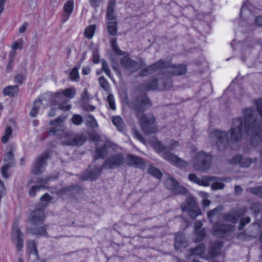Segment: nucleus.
I'll use <instances>...</instances> for the list:
<instances>
[{"label": "nucleus", "mask_w": 262, "mask_h": 262, "mask_svg": "<svg viewBox=\"0 0 262 262\" xmlns=\"http://www.w3.org/2000/svg\"><path fill=\"white\" fill-rule=\"evenodd\" d=\"M85 121L86 125L91 128H97L98 126L96 120L91 115L87 116Z\"/></svg>", "instance_id": "35"}, {"label": "nucleus", "mask_w": 262, "mask_h": 262, "mask_svg": "<svg viewBox=\"0 0 262 262\" xmlns=\"http://www.w3.org/2000/svg\"><path fill=\"white\" fill-rule=\"evenodd\" d=\"M46 206V204L42 203L40 205V207L36 209L31 213L28 219L31 224L36 226L43 222L45 218L43 210Z\"/></svg>", "instance_id": "13"}, {"label": "nucleus", "mask_w": 262, "mask_h": 262, "mask_svg": "<svg viewBox=\"0 0 262 262\" xmlns=\"http://www.w3.org/2000/svg\"><path fill=\"white\" fill-rule=\"evenodd\" d=\"M194 232L195 235V241L196 242H198L202 240L206 235V231L204 228H202V229L199 230H195Z\"/></svg>", "instance_id": "42"}, {"label": "nucleus", "mask_w": 262, "mask_h": 262, "mask_svg": "<svg viewBox=\"0 0 262 262\" xmlns=\"http://www.w3.org/2000/svg\"><path fill=\"white\" fill-rule=\"evenodd\" d=\"M246 212L247 208L245 207L234 209L230 212L225 213L223 216V218L227 222L236 223L241 217L245 215Z\"/></svg>", "instance_id": "14"}, {"label": "nucleus", "mask_w": 262, "mask_h": 262, "mask_svg": "<svg viewBox=\"0 0 262 262\" xmlns=\"http://www.w3.org/2000/svg\"><path fill=\"white\" fill-rule=\"evenodd\" d=\"M178 184L174 179L172 178H168L165 181V184L168 189L172 190Z\"/></svg>", "instance_id": "45"}, {"label": "nucleus", "mask_w": 262, "mask_h": 262, "mask_svg": "<svg viewBox=\"0 0 262 262\" xmlns=\"http://www.w3.org/2000/svg\"><path fill=\"white\" fill-rule=\"evenodd\" d=\"M211 161L212 158L210 155L201 151L194 157L193 166L196 170L203 171L209 168Z\"/></svg>", "instance_id": "6"}, {"label": "nucleus", "mask_w": 262, "mask_h": 262, "mask_svg": "<svg viewBox=\"0 0 262 262\" xmlns=\"http://www.w3.org/2000/svg\"><path fill=\"white\" fill-rule=\"evenodd\" d=\"M205 251V246L203 244H200L195 248L190 249L191 255H202Z\"/></svg>", "instance_id": "34"}, {"label": "nucleus", "mask_w": 262, "mask_h": 262, "mask_svg": "<svg viewBox=\"0 0 262 262\" xmlns=\"http://www.w3.org/2000/svg\"><path fill=\"white\" fill-rule=\"evenodd\" d=\"M53 178L51 177H47L45 178H38L35 182L36 185H42L45 187V185L47 184L48 182L52 179Z\"/></svg>", "instance_id": "49"}, {"label": "nucleus", "mask_w": 262, "mask_h": 262, "mask_svg": "<svg viewBox=\"0 0 262 262\" xmlns=\"http://www.w3.org/2000/svg\"><path fill=\"white\" fill-rule=\"evenodd\" d=\"M58 92H60L63 97H66V99H71L74 97V95L76 93L75 89L73 88H70L64 90V91L61 92L59 91Z\"/></svg>", "instance_id": "33"}, {"label": "nucleus", "mask_w": 262, "mask_h": 262, "mask_svg": "<svg viewBox=\"0 0 262 262\" xmlns=\"http://www.w3.org/2000/svg\"><path fill=\"white\" fill-rule=\"evenodd\" d=\"M71 121L76 125H80L82 123L83 119L82 117L80 115L75 114L71 118Z\"/></svg>", "instance_id": "43"}, {"label": "nucleus", "mask_w": 262, "mask_h": 262, "mask_svg": "<svg viewBox=\"0 0 262 262\" xmlns=\"http://www.w3.org/2000/svg\"><path fill=\"white\" fill-rule=\"evenodd\" d=\"M214 180L213 177H204L201 179H200L198 185L203 186H208L210 183Z\"/></svg>", "instance_id": "40"}, {"label": "nucleus", "mask_w": 262, "mask_h": 262, "mask_svg": "<svg viewBox=\"0 0 262 262\" xmlns=\"http://www.w3.org/2000/svg\"><path fill=\"white\" fill-rule=\"evenodd\" d=\"M12 240L15 242L17 250L21 251L24 247V234L18 226V221H15L12 225Z\"/></svg>", "instance_id": "10"}, {"label": "nucleus", "mask_w": 262, "mask_h": 262, "mask_svg": "<svg viewBox=\"0 0 262 262\" xmlns=\"http://www.w3.org/2000/svg\"><path fill=\"white\" fill-rule=\"evenodd\" d=\"M148 172L151 175L155 177L156 178L160 179L162 177V173L159 169L152 165H150L148 169Z\"/></svg>", "instance_id": "37"}, {"label": "nucleus", "mask_w": 262, "mask_h": 262, "mask_svg": "<svg viewBox=\"0 0 262 262\" xmlns=\"http://www.w3.org/2000/svg\"><path fill=\"white\" fill-rule=\"evenodd\" d=\"M162 73L165 77H170V76H179L183 75L186 72V66L184 64L173 65L170 62H165L162 66Z\"/></svg>", "instance_id": "7"}, {"label": "nucleus", "mask_w": 262, "mask_h": 262, "mask_svg": "<svg viewBox=\"0 0 262 262\" xmlns=\"http://www.w3.org/2000/svg\"><path fill=\"white\" fill-rule=\"evenodd\" d=\"M164 64V61L163 60H160L158 62L153 64L152 65L149 66L146 68L142 69L140 73L139 76L143 77L147 76L154 71H157L162 68V66Z\"/></svg>", "instance_id": "21"}, {"label": "nucleus", "mask_w": 262, "mask_h": 262, "mask_svg": "<svg viewBox=\"0 0 262 262\" xmlns=\"http://www.w3.org/2000/svg\"><path fill=\"white\" fill-rule=\"evenodd\" d=\"M234 229V226L217 223L213 226L212 233L219 237H225L229 236Z\"/></svg>", "instance_id": "11"}, {"label": "nucleus", "mask_w": 262, "mask_h": 262, "mask_svg": "<svg viewBox=\"0 0 262 262\" xmlns=\"http://www.w3.org/2000/svg\"><path fill=\"white\" fill-rule=\"evenodd\" d=\"M18 90V86L17 85H10L4 89L3 94L5 96L12 97L17 93Z\"/></svg>", "instance_id": "29"}, {"label": "nucleus", "mask_w": 262, "mask_h": 262, "mask_svg": "<svg viewBox=\"0 0 262 262\" xmlns=\"http://www.w3.org/2000/svg\"><path fill=\"white\" fill-rule=\"evenodd\" d=\"M41 105V101L40 100H36L34 101L33 107L30 113V116L32 117H36L40 108Z\"/></svg>", "instance_id": "38"}, {"label": "nucleus", "mask_w": 262, "mask_h": 262, "mask_svg": "<svg viewBox=\"0 0 262 262\" xmlns=\"http://www.w3.org/2000/svg\"><path fill=\"white\" fill-rule=\"evenodd\" d=\"M116 2L115 0H111L107 8V17L109 20H113L116 19V16L114 12Z\"/></svg>", "instance_id": "25"}, {"label": "nucleus", "mask_w": 262, "mask_h": 262, "mask_svg": "<svg viewBox=\"0 0 262 262\" xmlns=\"http://www.w3.org/2000/svg\"><path fill=\"white\" fill-rule=\"evenodd\" d=\"M125 163L138 168L144 169L145 167V163L142 159L131 155L126 156Z\"/></svg>", "instance_id": "19"}, {"label": "nucleus", "mask_w": 262, "mask_h": 262, "mask_svg": "<svg viewBox=\"0 0 262 262\" xmlns=\"http://www.w3.org/2000/svg\"><path fill=\"white\" fill-rule=\"evenodd\" d=\"M107 30L112 35H115L117 31V24L116 21H112L107 24Z\"/></svg>", "instance_id": "39"}, {"label": "nucleus", "mask_w": 262, "mask_h": 262, "mask_svg": "<svg viewBox=\"0 0 262 262\" xmlns=\"http://www.w3.org/2000/svg\"><path fill=\"white\" fill-rule=\"evenodd\" d=\"M111 43L113 51L116 54L119 55H123L124 54V52L118 48L116 39L112 40Z\"/></svg>", "instance_id": "50"}, {"label": "nucleus", "mask_w": 262, "mask_h": 262, "mask_svg": "<svg viewBox=\"0 0 262 262\" xmlns=\"http://www.w3.org/2000/svg\"><path fill=\"white\" fill-rule=\"evenodd\" d=\"M27 247L29 253L35 254L36 258H38V254L35 242L33 240L29 241L28 243Z\"/></svg>", "instance_id": "32"}, {"label": "nucleus", "mask_w": 262, "mask_h": 262, "mask_svg": "<svg viewBox=\"0 0 262 262\" xmlns=\"http://www.w3.org/2000/svg\"><path fill=\"white\" fill-rule=\"evenodd\" d=\"M182 210L188 213V215L191 219H195L202 213V211L197 205L195 199L189 196L186 200L185 203L181 206Z\"/></svg>", "instance_id": "9"}, {"label": "nucleus", "mask_w": 262, "mask_h": 262, "mask_svg": "<svg viewBox=\"0 0 262 262\" xmlns=\"http://www.w3.org/2000/svg\"><path fill=\"white\" fill-rule=\"evenodd\" d=\"M99 83L101 88L105 91H109L110 85L104 76H101L98 79Z\"/></svg>", "instance_id": "41"}, {"label": "nucleus", "mask_w": 262, "mask_h": 262, "mask_svg": "<svg viewBox=\"0 0 262 262\" xmlns=\"http://www.w3.org/2000/svg\"><path fill=\"white\" fill-rule=\"evenodd\" d=\"M257 159L253 158L251 159L250 158H243L241 155H237L234 157L230 161L232 164H239L241 167L243 168L249 167L252 163L257 162Z\"/></svg>", "instance_id": "17"}, {"label": "nucleus", "mask_w": 262, "mask_h": 262, "mask_svg": "<svg viewBox=\"0 0 262 262\" xmlns=\"http://www.w3.org/2000/svg\"><path fill=\"white\" fill-rule=\"evenodd\" d=\"M104 167H95L92 169L86 171L83 176V180H95L98 178L100 175L102 169Z\"/></svg>", "instance_id": "22"}, {"label": "nucleus", "mask_w": 262, "mask_h": 262, "mask_svg": "<svg viewBox=\"0 0 262 262\" xmlns=\"http://www.w3.org/2000/svg\"><path fill=\"white\" fill-rule=\"evenodd\" d=\"M132 106L136 112L143 132L147 135L157 132L158 130L156 125V119L151 114H143L147 108L151 106V103L145 94H141L136 97L132 102Z\"/></svg>", "instance_id": "2"}, {"label": "nucleus", "mask_w": 262, "mask_h": 262, "mask_svg": "<svg viewBox=\"0 0 262 262\" xmlns=\"http://www.w3.org/2000/svg\"><path fill=\"white\" fill-rule=\"evenodd\" d=\"M99 60V52L98 50L96 49L93 52V61L95 63H98Z\"/></svg>", "instance_id": "57"}, {"label": "nucleus", "mask_w": 262, "mask_h": 262, "mask_svg": "<svg viewBox=\"0 0 262 262\" xmlns=\"http://www.w3.org/2000/svg\"><path fill=\"white\" fill-rule=\"evenodd\" d=\"M125 163V159L123 155L117 154L108 157L103 163L102 166L108 169H114Z\"/></svg>", "instance_id": "15"}, {"label": "nucleus", "mask_w": 262, "mask_h": 262, "mask_svg": "<svg viewBox=\"0 0 262 262\" xmlns=\"http://www.w3.org/2000/svg\"><path fill=\"white\" fill-rule=\"evenodd\" d=\"M96 26L92 25L86 27L84 31V36L88 39H91L95 32Z\"/></svg>", "instance_id": "36"}, {"label": "nucleus", "mask_w": 262, "mask_h": 262, "mask_svg": "<svg viewBox=\"0 0 262 262\" xmlns=\"http://www.w3.org/2000/svg\"><path fill=\"white\" fill-rule=\"evenodd\" d=\"M255 24L258 26H262V15L257 16L255 19Z\"/></svg>", "instance_id": "64"}, {"label": "nucleus", "mask_w": 262, "mask_h": 262, "mask_svg": "<svg viewBox=\"0 0 262 262\" xmlns=\"http://www.w3.org/2000/svg\"><path fill=\"white\" fill-rule=\"evenodd\" d=\"M83 109L86 112H93L96 107L92 105H84L82 106Z\"/></svg>", "instance_id": "62"}, {"label": "nucleus", "mask_w": 262, "mask_h": 262, "mask_svg": "<svg viewBox=\"0 0 262 262\" xmlns=\"http://www.w3.org/2000/svg\"><path fill=\"white\" fill-rule=\"evenodd\" d=\"M219 209L217 208H216L214 209L211 210V211H209L208 213V217L210 220V221H211V217L215 215V214L219 211Z\"/></svg>", "instance_id": "63"}, {"label": "nucleus", "mask_w": 262, "mask_h": 262, "mask_svg": "<svg viewBox=\"0 0 262 262\" xmlns=\"http://www.w3.org/2000/svg\"><path fill=\"white\" fill-rule=\"evenodd\" d=\"M107 100L108 103L110 108L113 110H115L116 109V106L113 95L110 94L107 96Z\"/></svg>", "instance_id": "53"}, {"label": "nucleus", "mask_w": 262, "mask_h": 262, "mask_svg": "<svg viewBox=\"0 0 262 262\" xmlns=\"http://www.w3.org/2000/svg\"><path fill=\"white\" fill-rule=\"evenodd\" d=\"M134 134L135 137L141 142L144 143L145 140L143 137L142 135L138 132L137 130H134Z\"/></svg>", "instance_id": "59"}, {"label": "nucleus", "mask_w": 262, "mask_h": 262, "mask_svg": "<svg viewBox=\"0 0 262 262\" xmlns=\"http://www.w3.org/2000/svg\"><path fill=\"white\" fill-rule=\"evenodd\" d=\"M82 192V189L78 186H73L64 187L61 189L59 191V194L60 195H67L70 197L74 198Z\"/></svg>", "instance_id": "20"}, {"label": "nucleus", "mask_w": 262, "mask_h": 262, "mask_svg": "<svg viewBox=\"0 0 262 262\" xmlns=\"http://www.w3.org/2000/svg\"><path fill=\"white\" fill-rule=\"evenodd\" d=\"M107 145L106 144H104L101 147H96V153L97 154V156L95 157L94 160H96L99 158H103L107 155Z\"/></svg>", "instance_id": "30"}, {"label": "nucleus", "mask_w": 262, "mask_h": 262, "mask_svg": "<svg viewBox=\"0 0 262 262\" xmlns=\"http://www.w3.org/2000/svg\"><path fill=\"white\" fill-rule=\"evenodd\" d=\"M51 198L48 193H45L40 199V200L41 202L45 201L46 203L50 202L51 201Z\"/></svg>", "instance_id": "61"}, {"label": "nucleus", "mask_w": 262, "mask_h": 262, "mask_svg": "<svg viewBox=\"0 0 262 262\" xmlns=\"http://www.w3.org/2000/svg\"><path fill=\"white\" fill-rule=\"evenodd\" d=\"M134 134L135 137L141 142L144 143L145 140L143 137L142 135L138 132L137 130H134Z\"/></svg>", "instance_id": "60"}, {"label": "nucleus", "mask_w": 262, "mask_h": 262, "mask_svg": "<svg viewBox=\"0 0 262 262\" xmlns=\"http://www.w3.org/2000/svg\"><path fill=\"white\" fill-rule=\"evenodd\" d=\"M14 160L13 151L10 150L5 155L4 160L6 162L11 164L13 162Z\"/></svg>", "instance_id": "54"}, {"label": "nucleus", "mask_w": 262, "mask_h": 262, "mask_svg": "<svg viewBox=\"0 0 262 262\" xmlns=\"http://www.w3.org/2000/svg\"><path fill=\"white\" fill-rule=\"evenodd\" d=\"M224 186V184L222 182H214L212 183L211 188L213 190L222 189Z\"/></svg>", "instance_id": "56"}, {"label": "nucleus", "mask_w": 262, "mask_h": 262, "mask_svg": "<svg viewBox=\"0 0 262 262\" xmlns=\"http://www.w3.org/2000/svg\"><path fill=\"white\" fill-rule=\"evenodd\" d=\"M121 65L124 68L129 70L132 72L137 71L141 67L145 66V63L141 61L138 63L136 61L131 59L128 56L123 57L120 61Z\"/></svg>", "instance_id": "16"}, {"label": "nucleus", "mask_w": 262, "mask_h": 262, "mask_svg": "<svg viewBox=\"0 0 262 262\" xmlns=\"http://www.w3.org/2000/svg\"><path fill=\"white\" fill-rule=\"evenodd\" d=\"M211 136L216 142V145L219 150L225 149L229 142L228 135L225 131L214 130L212 132Z\"/></svg>", "instance_id": "12"}, {"label": "nucleus", "mask_w": 262, "mask_h": 262, "mask_svg": "<svg viewBox=\"0 0 262 262\" xmlns=\"http://www.w3.org/2000/svg\"><path fill=\"white\" fill-rule=\"evenodd\" d=\"M172 87V80L169 77H165L163 74L158 78H154L149 82L143 83L140 87L142 91L159 90L162 91Z\"/></svg>", "instance_id": "4"}, {"label": "nucleus", "mask_w": 262, "mask_h": 262, "mask_svg": "<svg viewBox=\"0 0 262 262\" xmlns=\"http://www.w3.org/2000/svg\"><path fill=\"white\" fill-rule=\"evenodd\" d=\"M10 166L11 165L10 164H6L2 167L1 172L3 177L4 178H8L9 177V174H8L7 171L10 167Z\"/></svg>", "instance_id": "55"}, {"label": "nucleus", "mask_w": 262, "mask_h": 262, "mask_svg": "<svg viewBox=\"0 0 262 262\" xmlns=\"http://www.w3.org/2000/svg\"><path fill=\"white\" fill-rule=\"evenodd\" d=\"M27 232L32 235L39 236H46L47 235L46 232V228L44 226H42L39 227L27 228Z\"/></svg>", "instance_id": "24"}, {"label": "nucleus", "mask_w": 262, "mask_h": 262, "mask_svg": "<svg viewBox=\"0 0 262 262\" xmlns=\"http://www.w3.org/2000/svg\"><path fill=\"white\" fill-rule=\"evenodd\" d=\"M101 64L102 71L105 72L107 76H108L110 78H111V71L105 60L102 59L101 60Z\"/></svg>", "instance_id": "52"}, {"label": "nucleus", "mask_w": 262, "mask_h": 262, "mask_svg": "<svg viewBox=\"0 0 262 262\" xmlns=\"http://www.w3.org/2000/svg\"><path fill=\"white\" fill-rule=\"evenodd\" d=\"M156 148L161 154L162 157L166 160L172 162L178 167H185L187 165L186 161L178 158L177 156L171 154L168 148L162 145L161 143L158 142Z\"/></svg>", "instance_id": "5"}, {"label": "nucleus", "mask_w": 262, "mask_h": 262, "mask_svg": "<svg viewBox=\"0 0 262 262\" xmlns=\"http://www.w3.org/2000/svg\"><path fill=\"white\" fill-rule=\"evenodd\" d=\"M255 104L261 119L260 123L253 108H246L244 111V120L242 118L233 119L232 125L230 129L231 142H236L242 139L244 126L245 132L251 136L252 143L254 139L262 142V99L255 100Z\"/></svg>", "instance_id": "1"}, {"label": "nucleus", "mask_w": 262, "mask_h": 262, "mask_svg": "<svg viewBox=\"0 0 262 262\" xmlns=\"http://www.w3.org/2000/svg\"><path fill=\"white\" fill-rule=\"evenodd\" d=\"M112 121L119 130L121 131L123 129L124 124L121 117L118 116L112 117Z\"/></svg>", "instance_id": "31"}, {"label": "nucleus", "mask_w": 262, "mask_h": 262, "mask_svg": "<svg viewBox=\"0 0 262 262\" xmlns=\"http://www.w3.org/2000/svg\"><path fill=\"white\" fill-rule=\"evenodd\" d=\"M79 67H74L70 73V78L72 80H76L79 78L78 69Z\"/></svg>", "instance_id": "48"}, {"label": "nucleus", "mask_w": 262, "mask_h": 262, "mask_svg": "<svg viewBox=\"0 0 262 262\" xmlns=\"http://www.w3.org/2000/svg\"><path fill=\"white\" fill-rule=\"evenodd\" d=\"M48 152H44L40 155L36 160L32 172L34 174H40L42 172L41 168L46 165V161L48 158Z\"/></svg>", "instance_id": "18"}, {"label": "nucleus", "mask_w": 262, "mask_h": 262, "mask_svg": "<svg viewBox=\"0 0 262 262\" xmlns=\"http://www.w3.org/2000/svg\"><path fill=\"white\" fill-rule=\"evenodd\" d=\"M33 182L31 181L29 183L28 187L29 190L28 193L30 196L34 197L36 195V193L38 192L41 189L45 188V187L42 185H37L36 184L32 185Z\"/></svg>", "instance_id": "28"}, {"label": "nucleus", "mask_w": 262, "mask_h": 262, "mask_svg": "<svg viewBox=\"0 0 262 262\" xmlns=\"http://www.w3.org/2000/svg\"><path fill=\"white\" fill-rule=\"evenodd\" d=\"M223 245V243L221 241H217L211 244V253L213 256H214L220 253Z\"/></svg>", "instance_id": "27"}, {"label": "nucleus", "mask_w": 262, "mask_h": 262, "mask_svg": "<svg viewBox=\"0 0 262 262\" xmlns=\"http://www.w3.org/2000/svg\"><path fill=\"white\" fill-rule=\"evenodd\" d=\"M12 129L11 127L8 126L6 128L4 135L2 137V141L3 143H6L8 142L10 137L11 136Z\"/></svg>", "instance_id": "44"}, {"label": "nucleus", "mask_w": 262, "mask_h": 262, "mask_svg": "<svg viewBox=\"0 0 262 262\" xmlns=\"http://www.w3.org/2000/svg\"><path fill=\"white\" fill-rule=\"evenodd\" d=\"M241 220L238 227L239 230H242L244 229L245 225L249 223L251 221L250 217H241Z\"/></svg>", "instance_id": "47"}, {"label": "nucleus", "mask_w": 262, "mask_h": 262, "mask_svg": "<svg viewBox=\"0 0 262 262\" xmlns=\"http://www.w3.org/2000/svg\"><path fill=\"white\" fill-rule=\"evenodd\" d=\"M172 190L178 194H184L187 192L186 189L184 187L179 186L178 184Z\"/></svg>", "instance_id": "51"}, {"label": "nucleus", "mask_w": 262, "mask_h": 262, "mask_svg": "<svg viewBox=\"0 0 262 262\" xmlns=\"http://www.w3.org/2000/svg\"><path fill=\"white\" fill-rule=\"evenodd\" d=\"M187 246V243L185 237L182 234H177L175 236L174 247L176 249H179L181 247Z\"/></svg>", "instance_id": "26"}, {"label": "nucleus", "mask_w": 262, "mask_h": 262, "mask_svg": "<svg viewBox=\"0 0 262 262\" xmlns=\"http://www.w3.org/2000/svg\"><path fill=\"white\" fill-rule=\"evenodd\" d=\"M66 117L59 116L54 120L51 121L49 124L54 127L50 128L49 134L63 138L64 140L62 143L66 145H81L83 143V138L74 134L72 131L67 129L62 123L65 121Z\"/></svg>", "instance_id": "3"}, {"label": "nucleus", "mask_w": 262, "mask_h": 262, "mask_svg": "<svg viewBox=\"0 0 262 262\" xmlns=\"http://www.w3.org/2000/svg\"><path fill=\"white\" fill-rule=\"evenodd\" d=\"M74 0H69L64 5V13L62 17L63 23L67 21L74 9Z\"/></svg>", "instance_id": "23"}, {"label": "nucleus", "mask_w": 262, "mask_h": 262, "mask_svg": "<svg viewBox=\"0 0 262 262\" xmlns=\"http://www.w3.org/2000/svg\"><path fill=\"white\" fill-rule=\"evenodd\" d=\"M249 191L253 194L262 198V186L250 188Z\"/></svg>", "instance_id": "46"}, {"label": "nucleus", "mask_w": 262, "mask_h": 262, "mask_svg": "<svg viewBox=\"0 0 262 262\" xmlns=\"http://www.w3.org/2000/svg\"><path fill=\"white\" fill-rule=\"evenodd\" d=\"M188 179L190 181H191L193 183H195L197 184H198L199 180H200V179L199 178H198V177L195 174H193V173H191V174H189Z\"/></svg>", "instance_id": "58"}, {"label": "nucleus", "mask_w": 262, "mask_h": 262, "mask_svg": "<svg viewBox=\"0 0 262 262\" xmlns=\"http://www.w3.org/2000/svg\"><path fill=\"white\" fill-rule=\"evenodd\" d=\"M48 96L51 98L50 100L51 105L58 106V109L64 111H68L71 108V105L68 103L69 100L63 97L60 92L47 94L45 98Z\"/></svg>", "instance_id": "8"}]
</instances>
